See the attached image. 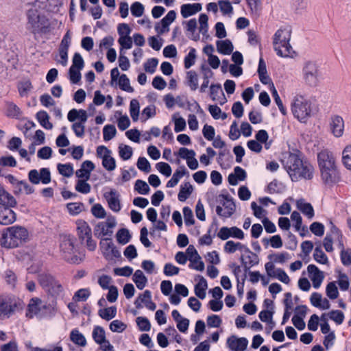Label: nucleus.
Returning a JSON list of instances; mask_svg holds the SVG:
<instances>
[{"instance_id": "obj_15", "label": "nucleus", "mask_w": 351, "mask_h": 351, "mask_svg": "<svg viewBox=\"0 0 351 351\" xmlns=\"http://www.w3.org/2000/svg\"><path fill=\"white\" fill-rule=\"evenodd\" d=\"M176 19V12L174 10H170L165 17L155 24L154 29L158 36L164 35L170 30V25L173 23Z\"/></svg>"}, {"instance_id": "obj_21", "label": "nucleus", "mask_w": 351, "mask_h": 351, "mask_svg": "<svg viewBox=\"0 0 351 351\" xmlns=\"http://www.w3.org/2000/svg\"><path fill=\"white\" fill-rule=\"evenodd\" d=\"M178 155L186 160L188 167L191 170H195L199 167V163L196 159V153L193 149H189L186 147H181L178 152Z\"/></svg>"}, {"instance_id": "obj_38", "label": "nucleus", "mask_w": 351, "mask_h": 351, "mask_svg": "<svg viewBox=\"0 0 351 351\" xmlns=\"http://www.w3.org/2000/svg\"><path fill=\"white\" fill-rule=\"evenodd\" d=\"M223 250L226 253L233 254L237 251L246 252L248 250L247 247L240 242H235L234 241H228L223 247Z\"/></svg>"}, {"instance_id": "obj_29", "label": "nucleus", "mask_w": 351, "mask_h": 351, "mask_svg": "<svg viewBox=\"0 0 351 351\" xmlns=\"http://www.w3.org/2000/svg\"><path fill=\"white\" fill-rule=\"evenodd\" d=\"M310 302L313 306L322 310H328L330 307L328 300L317 292H314L311 295Z\"/></svg>"}, {"instance_id": "obj_25", "label": "nucleus", "mask_w": 351, "mask_h": 351, "mask_svg": "<svg viewBox=\"0 0 351 351\" xmlns=\"http://www.w3.org/2000/svg\"><path fill=\"white\" fill-rule=\"evenodd\" d=\"M226 345L231 351H245L248 345V340L245 337L232 335L227 339Z\"/></svg>"}, {"instance_id": "obj_42", "label": "nucleus", "mask_w": 351, "mask_h": 351, "mask_svg": "<svg viewBox=\"0 0 351 351\" xmlns=\"http://www.w3.org/2000/svg\"><path fill=\"white\" fill-rule=\"evenodd\" d=\"M216 45L217 51L223 55L230 54L234 49L233 45L229 40H218Z\"/></svg>"}, {"instance_id": "obj_11", "label": "nucleus", "mask_w": 351, "mask_h": 351, "mask_svg": "<svg viewBox=\"0 0 351 351\" xmlns=\"http://www.w3.org/2000/svg\"><path fill=\"white\" fill-rule=\"evenodd\" d=\"M219 201L221 206L219 205L216 208L217 215L225 218L232 216L236 209V206L232 199L221 195L219 196Z\"/></svg>"}, {"instance_id": "obj_47", "label": "nucleus", "mask_w": 351, "mask_h": 351, "mask_svg": "<svg viewBox=\"0 0 351 351\" xmlns=\"http://www.w3.org/2000/svg\"><path fill=\"white\" fill-rule=\"evenodd\" d=\"M258 317L262 322L267 324L268 332H269L275 326V322L273 320V312L269 310H264L259 313Z\"/></svg>"}, {"instance_id": "obj_7", "label": "nucleus", "mask_w": 351, "mask_h": 351, "mask_svg": "<svg viewBox=\"0 0 351 351\" xmlns=\"http://www.w3.org/2000/svg\"><path fill=\"white\" fill-rule=\"evenodd\" d=\"M322 71L319 65L315 61H306L302 69L303 82L310 87L318 86L322 80Z\"/></svg>"}, {"instance_id": "obj_10", "label": "nucleus", "mask_w": 351, "mask_h": 351, "mask_svg": "<svg viewBox=\"0 0 351 351\" xmlns=\"http://www.w3.org/2000/svg\"><path fill=\"white\" fill-rule=\"evenodd\" d=\"M112 154V151L104 145H99L96 149L97 157L101 160L103 167L108 171H112L117 167L116 160Z\"/></svg>"}, {"instance_id": "obj_41", "label": "nucleus", "mask_w": 351, "mask_h": 351, "mask_svg": "<svg viewBox=\"0 0 351 351\" xmlns=\"http://www.w3.org/2000/svg\"><path fill=\"white\" fill-rule=\"evenodd\" d=\"M186 85L191 90H195L199 87V76L196 71H189L186 74Z\"/></svg>"}, {"instance_id": "obj_61", "label": "nucleus", "mask_w": 351, "mask_h": 351, "mask_svg": "<svg viewBox=\"0 0 351 351\" xmlns=\"http://www.w3.org/2000/svg\"><path fill=\"white\" fill-rule=\"evenodd\" d=\"M119 155L123 160H129L133 154L132 148L127 145L120 144L118 147Z\"/></svg>"}, {"instance_id": "obj_33", "label": "nucleus", "mask_w": 351, "mask_h": 351, "mask_svg": "<svg viewBox=\"0 0 351 351\" xmlns=\"http://www.w3.org/2000/svg\"><path fill=\"white\" fill-rule=\"evenodd\" d=\"M95 167V166L92 161L85 160L82 163L80 169L76 171L75 174L77 178L88 180Z\"/></svg>"}, {"instance_id": "obj_34", "label": "nucleus", "mask_w": 351, "mask_h": 351, "mask_svg": "<svg viewBox=\"0 0 351 351\" xmlns=\"http://www.w3.org/2000/svg\"><path fill=\"white\" fill-rule=\"evenodd\" d=\"M195 280H198V282L194 287L195 294L199 299L204 300L206 296V290L208 289L207 281L202 276H197Z\"/></svg>"}, {"instance_id": "obj_6", "label": "nucleus", "mask_w": 351, "mask_h": 351, "mask_svg": "<svg viewBox=\"0 0 351 351\" xmlns=\"http://www.w3.org/2000/svg\"><path fill=\"white\" fill-rule=\"evenodd\" d=\"M291 112L295 119L305 123L314 114L315 108L310 99L298 95L291 103Z\"/></svg>"}, {"instance_id": "obj_26", "label": "nucleus", "mask_w": 351, "mask_h": 351, "mask_svg": "<svg viewBox=\"0 0 351 351\" xmlns=\"http://www.w3.org/2000/svg\"><path fill=\"white\" fill-rule=\"evenodd\" d=\"M16 220V214L12 208L0 206V225L12 224Z\"/></svg>"}, {"instance_id": "obj_22", "label": "nucleus", "mask_w": 351, "mask_h": 351, "mask_svg": "<svg viewBox=\"0 0 351 351\" xmlns=\"http://www.w3.org/2000/svg\"><path fill=\"white\" fill-rule=\"evenodd\" d=\"M104 197L108 203V206L113 212L119 213L121 209L120 194L115 189H110L104 194Z\"/></svg>"}, {"instance_id": "obj_3", "label": "nucleus", "mask_w": 351, "mask_h": 351, "mask_svg": "<svg viewBox=\"0 0 351 351\" xmlns=\"http://www.w3.org/2000/svg\"><path fill=\"white\" fill-rule=\"evenodd\" d=\"M285 167L292 181L296 182L301 179L309 180L313 178V166L301 160L296 154H289L285 160Z\"/></svg>"}, {"instance_id": "obj_19", "label": "nucleus", "mask_w": 351, "mask_h": 351, "mask_svg": "<svg viewBox=\"0 0 351 351\" xmlns=\"http://www.w3.org/2000/svg\"><path fill=\"white\" fill-rule=\"evenodd\" d=\"M345 122L339 115H333L329 121V131L335 138H341L344 134Z\"/></svg>"}, {"instance_id": "obj_24", "label": "nucleus", "mask_w": 351, "mask_h": 351, "mask_svg": "<svg viewBox=\"0 0 351 351\" xmlns=\"http://www.w3.org/2000/svg\"><path fill=\"white\" fill-rule=\"evenodd\" d=\"M308 277L315 289H319L324 280V272L315 265L311 264L307 267Z\"/></svg>"}, {"instance_id": "obj_53", "label": "nucleus", "mask_w": 351, "mask_h": 351, "mask_svg": "<svg viewBox=\"0 0 351 351\" xmlns=\"http://www.w3.org/2000/svg\"><path fill=\"white\" fill-rule=\"evenodd\" d=\"M130 114L134 122H136L139 119L140 104L136 99H132L130 103Z\"/></svg>"}, {"instance_id": "obj_1", "label": "nucleus", "mask_w": 351, "mask_h": 351, "mask_svg": "<svg viewBox=\"0 0 351 351\" xmlns=\"http://www.w3.org/2000/svg\"><path fill=\"white\" fill-rule=\"evenodd\" d=\"M292 29L289 25L280 27L274 33L272 44L276 54L281 58H288L295 56V52L291 45Z\"/></svg>"}, {"instance_id": "obj_60", "label": "nucleus", "mask_w": 351, "mask_h": 351, "mask_svg": "<svg viewBox=\"0 0 351 351\" xmlns=\"http://www.w3.org/2000/svg\"><path fill=\"white\" fill-rule=\"evenodd\" d=\"M208 110L215 119L224 120L228 117V114L226 112H223L221 108L216 105H210Z\"/></svg>"}, {"instance_id": "obj_39", "label": "nucleus", "mask_w": 351, "mask_h": 351, "mask_svg": "<svg viewBox=\"0 0 351 351\" xmlns=\"http://www.w3.org/2000/svg\"><path fill=\"white\" fill-rule=\"evenodd\" d=\"M257 72L259 76V80L263 84H269L272 82L270 77L267 74L266 64L263 58L259 60Z\"/></svg>"}, {"instance_id": "obj_13", "label": "nucleus", "mask_w": 351, "mask_h": 351, "mask_svg": "<svg viewBox=\"0 0 351 351\" xmlns=\"http://www.w3.org/2000/svg\"><path fill=\"white\" fill-rule=\"evenodd\" d=\"M92 337L95 342L101 346L103 351H114V347L106 339V332L103 327L96 326L93 328Z\"/></svg>"}, {"instance_id": "obj_62", "label": "nucleus", "mask_w": 351, "mask_h": 351, "mask_svg": "<svg viewBox=\"0 0 351 351\" xmlns=\"http://www.w3.org/2000/svg\"><path fill=\"white\" fill-rule=\"evenodd\" d=\"M57 169L59 173L64 177L69 178L72 176L74 173L73 165L69 163L61 164L57 165Z\"/></svg>"}, {"instance_id": "obj_9", "label": "nucleus", "mask_w": 351, "mask_h": 351, "mask_svg": "<svg viewBox=\"0 0 351 351\" xmlns=\"http://www.w3.org/2000/svg\"><path fill=\"white\" fill-rule=\"evenodd\" d=\"M110 85L112 87L119 86L122 90L127 93H133L134 88L130 85L129 78L125 74L120 75L118 68H113L110 71Z\"/></svg>"}, {"instance_id": "obj_64", "label": "nucleus", "mask_w": 351, "mask_h": 351, "mask_svg": "<svg viewBox=\"0 0 351 351\" xmlns=\"http://www.w3.org/2000/svg\"><path fill=\"white\" fill-rule=\"evenodd\" d=\"M337 282L341 291H345L348 290L350 287V280L347 274L339 272Z\"/></svg>"}, {"instance_id": "obj_12", "label": "nucleus", "mask_w": 351, "mask_h": 351, "mask_svg": "<svg viewBox=\"0 0 351 351\" xmlns=\"http://www.w3.org/2000/svg\"><path fill=\"white\" fill-rule=\"evenodd\" d=\"M28 178L34 184H38L40 183L48 184L51 181V172L48 168H41L40 170H31L28 173Z\"/></svg>"}, {"instance_id": "obj_55", "label": "nucleus", "mask_w": 351, "mask_h": 351, "mask_svg": "<svg viewBox=\"0 0 351 351\" xmlns=\"http://www.w3.org/2000/svg\"><path fill=\"white\" fill-rule=\"evenodd\" d=\"M55 278L49 274H41L38 276V282L40 286L46 291L53 284Z\"/></svg>"}, {"instance_id": "obj_23", "label": "nucleus", "mask_w": 351, "mask_h": 351, "mask_svg": "<svg viewBox=\"0 0 351 351\" xmlns=\"http://www.w3.org/2000/svg\"><path fill=\"white\" fill-rule=\"evenodd\" d=\"M28 25L34 31L42 29L45 25V18L41 16L35 9H30L27 12Z\"/></svg>"}, {"instance_id": "obj_28", "label": "nucleus", "mask_w": 351, "mask_h": 351, "mask_svg": "<svg viewBox=\"0 0 351 351\" xmlns=\"http://www.w3.org/2000/svg\"><path fill=\"white\" fill-rule=\"evenodd\" d=\"M209 95L213 101H216L220 105H223L227 102V99L219 84H213L210 86Z\"/></svg>"}, {"instance_id": "obj_30", "label": "nucleus", "mask_w": 351, "mask_h": 351, "mask_svg": "<svg viewBox=\"0 0 351 351\" xmlns=\"http://www.w3.org/2000/svg\"><path fill=\"white\" fill-rule=\"evenodd\" d=\"M75 226L77 234L80 240L84 241L88 236H91V228L85 220L82 219L76 220Z\"/></svg>"}, {"instance_id": "obj_37", "label": "nucleus", "mask_w": 351, "mask_h": 351, "mask_svg": "<svg viewBox=\"0 0 351 351\" xmlns=\"http://www.w3.org/2000/svg\"><path fill=\"white\" fill-rule=\"evenodd\" d=\"M187 173L188 171L185 167H180L175 171L171 178L167 182V187L173 188L176 186L178 184L180 180Z\"/></svg>"}, {"instance_id": "obj_16", "label": "nucleus", "mask_w": 351, "mask_h": 351, "mask_svg": "<svg viewBox=\"0 0 351 351\" xmlns=\"http://www.w3.org/2000/svg\"><path fill=\"white\" fill-rule=\"evenodd\" d=\"M265 269L269 277L276 278L285 285L290 283L291 280L287 274L282 269L276 268L273 263H265Z\"/></svg>"}, {"instance_id": "obj_44", "label": "nucleus", "mask_w": 351, "mask_h": 351, "mask_svg": "<svg viewBox=\"0 0 351 351\" xmlns=\"http://www.w3.org/2000/svg\"><path fill=\"white\" fill-rule=\"evenodd\" d=\"M36 119L40 125L46 130H51L53 127L49 121L50 117L46 111L40 110L36 114Z\"/></svg>"}, {"instance_id": "obj_48", "label": "nucleus", "mask_w": 351, "mask_h": 351, "mask_svg": "<svg viewBox=\"0 0 351 351\" xmlns=\"http://www.w3.org/2000/svg\"><path fill=\"white\" fill-rule=\"evenodd\" d=\"M70 339L75 344L84 347L86 345V339L84 335L81 333L79 330L73 329L70 333Z\"/></svg>"}, {"instance_id": "obj_17", "label": "nucleus", "mask_w": 351, "mask_h": 351, "mask_svg": "<svg viewBox=\"0 0 351 351\" xmlns=\"http://www.w3.org/2000/svg\"><path fill=\"white\" fill-rule=\"evenodd\" d=\"M45 309L46 306L42 300L38 298H33L29 300L28 304L26 316L29 318L34 317H41Z\"/></svg>"}, {"instance_id": "obj_8", "label": "nucleus", "mask_w": 351, "mask_h": 351, "mask_svg": "<svg viewBox=\"0 0 351 351\" xmlns=\"http://www.w3.org/2000/svg\"><path fill=\"white\" fill-rule=\"evenodd\" d=\"M24 307L23 301L19 298L8 295L0 297V317H10Z\"/></svg>"}, {"instance_id": "obj_2", "label": "nucleus", "mask_w": 351, "mask_h": 351, "mask_svg": "<svg viewBox=\"0 0 351 351\" xmlns=\"http://www.w3.org/2000/svg\"><path fill=\"white\" fill-rule=\"evenodd\" d=\"M317 162L324 183L332 184L339 180L337 165L332 152L327 149L321 151L317 155Z\"/></svg>"}, {"instance_id": "obj_49", "label": "nucleus", "mask_w": 351, "mask_h": 351, "mask_svg": "<svg viewBox=\"0 0 351 351\" xmlns=\"http://www.w3.org/2000/svg\"><path fill=\"white\" fill-rule=\"evenodd\" d=\"M341 162L348 170L351 171V144L347 145L342 150Z\"/></svg>"}, {"instance_id": "obj_40", "label": "nucleus", "mask_w": 351, "mask_h": 351, "mask_svg": "<svg viewBox=\"0 0 351 351\" xmlns=\"http://www.w3.org/2000/svg\"><path fill=\"white\" fill-rule=\"evenodd\" d=\"M67 118L71 122H74L75 120L80 119V121L85 123L87 121L88 116L86 111L84 110L72 109L69 112Z\"/></svg>"}, {"instance_id": "obj_54", "label": "nucleus", "mask_w": 351, "mask_h": 351, "mask_svg": "<svg viewBox=\"0 0 351 351\" xmlns=\"http://www.w3.org/2000/svg\"><path fill=\"white\" fill-rule=\"evenodd\" d=\"M53 296H60L64 292V287L61 282L56 278L53 282V284L46 291Z\"/></svg>"}, {"instance_id": "obj_31", "label": "nucleus", "mask_w": 351, "mask_h": 351, "mask_svg": "<svg viewBox=\"0 0 351 351\" xmlns=\"http://www.w3.org/2000/svg\"><path fill=\"white\" fill-rule=\"evenodd\" d=\"M16 204L17 201L16 198L7 191L3 186L0 185V206L14 208Z\"/></svg>"}, {"instance_id": "obj_14", "label": "nucleus", "mask_w": 351, "mask_h": 351, "mask_svg": "<svg viewBox=\"0 0 351 351\" xmlns=\"http://www.w3.org/2000/svg\"><path fill=\"white\" fill-rule=\"evenodd\" d=\"M101 254L108 261H113L120 256L119 251L116 248L113 242L108 238L102 239L99 242Z\"/></svg>"}, {"instance_id": "obj_63", "label": "nucleus", "mask_w": 351, "mask_h": 351, "mask_svg": "<svg viewBox=\"0 0 351 351\" xmlns=\"http://www.w3.org/2000/svg\"><path fill=\"white\" fill-rule=\"evenodd\" d=\"M326 294L331 300L339 297V293L335 282H330L326 285Z\"/></svg>"}, {"instance_id": "obj_58", "label": "nucleus", "mask_w": 351, "mask_h": 351, "mask_svg": "<svg viewBox=\"0 0 351 351\" xmlns=\"http://www.w3.org/2000/svg\"><path fill=\"white\" fill-rule=\"evenodd\" d=\"M32 88L33 86L28 80L21 81L18 85L19 92L21 97H27Z\"/></svg>"}, {"instance_id": "obj_59", "label": "nucleus", "mask_w": 351, "mask_h": 351, "mask_svg": "<svg viewBox=\"0 0 351 351\" xmlns=\"http://www.w3.org/2000/svg\"><path fill=\"white\" fill-rule=\"evenodd\" d=\"M269 258L274 264H284L290 259V256L287 252H280L269 255Z\"/></svg>"}, {"instance_id": "obj_5", "label": "nucleus", "mask_w": 351, "mask_h": 351, "mask_svg": "<svg viewBox=\"0 0 351 351\" xmlns=\"http://www.w3.org/2000/svg\"><path fill=\"white\" fill-rule=\"evenodd\" d=\"M59 249L61 257L69 263L80 264L84 258V255L79 252L76 239L71 234L60 236Z\"/></svg>"}, {"instance_id": "obj_18", "label": "nucleus", "mask_w": 351, "mask_h": 351, "mask_svg": "<svg viewBox=\"0 0 351 351\" xmlns=\"http://www.w3.org/2000/svg\"><path fill=\"white\" fill-rule=\"evenodd\" d=\"M117 222L114 217L108 218L105 221L98 223L95 227V234L98 237H111L112 229L116 226Z\"/></svg>"}, {"instance_id": "obj_57", "label": "nucleus", "mask_w": 351, "mask_h": 351, "mask_svg": "<svg viewBox=\"0 0 351 351\" xmlns=\"http://www.w3.org/2000/svg\"><path fill=\"white\" fill-rule=\"evenodd\" d=\"M202 69L204 73V80L203 82L199 88V91L201 93H204L206 90V88L209 86V79L213 77V71L208 67L202 66Z\"/></svg>"}, {"instance_id": "obj_56", "label": "nucleus", "mask_w": 351, "mask_h": 351, "mask_svg": "<svg viewBox=\"0 0 351 351\" xmlns=\"http://www.w3.org/2000/svg\"><path fill=\"white\" fill-rule=\"evenodd\" d=\"M99 315L102 319L109 321L116 317L117 308L115 306H110L101 308L99 311Z\"/></svg>"}, {"instance_id": "obj_20", "label": "nucleus", "mask_w": 351, "mask_h": 351, "mask_svg": "<svg viewBox=\"0 0 351 351\" xmlns=\"http://www.w3.org/2000/svg\"><path fill=\"white\" fill-rule=\"evenodd\" d=\"M217 237L223 241L227 240L230 237L243 240L245 238V234L242 230L236 226L230 228L223 226L219 229Z\"/></svg>"}, {"instance_id": "obj_52", "label": "nucleus", "mask_w": 351, "mask_h": 351, "mask_svg": "<svg viewBox=\"0 0 351 351\" xmlns=\"http://www.w3.org/2000/svg\"><path fill=\"white\" fill-rule=\"evenodd\" d=\"M314 260L320 265H329V260L326 254L319 247H316L313 252Z\"/></svg>"}, {"instance_id": "obj_50", "label": "nucleus", "mask_w": 351, "mask_h": 351, "mask_svg": "<svg viewBox=\"0 0 351 351\" xmlns=\"http://www.w3.org/2000/svg\"><path fill=\"white\" fill-rule=\"evenodd\" d=\"M185 25L186 30L189 34V36L193 40H198L199 36L198 34H195L197 25V21L195 19H190L185 23Z\"/></svg>"}, {"instance_id": "obj_45", "label": "nucleus", "mask_w": 351, "mask_h": 351, "mask_svg": "<svg viewBox=\"0 0 351 351\" xmlns=\"http://www.w3.org/2000/svg\"><path fill=\"white\" fill-rule=\"evenodd\" d=\"M132 279L137 288L140 290L143 289L147 284V277L140 269H138L134 272Z\"/></svg>"}, {"instance_id": "obj_4", "label": "nucleus", "mask_w": 351, "mask_h": 351, "mask_svg": "<svg viewBox=\"0 0 351 351\" xmlns=\"http://www.w3.org/2000/svg\"><path fill=\"white\" fill-rule=\"evenodd\" d=\"M30 240L29 230L22 226L7 228L2 233L1 245L5 248H15L23 245Z\"/></svg>"}, {"instance_id": "obj_35", "label": "nucleus", "mask_w": 351, "mask_h": 351, "mask_svg": "<svg viewBox=\"0 0 351 351\" xmlns=\"http://www.w3.org/2000/svg\"><path fill=\"white\" fill-rule=\"evenodd\" d=\"M246 178L245 171L240 167H236L234 172L228 176V182L232 186H236L239 182L245 180Z\"/></svg>"}, {"instance_id": "obj_43", "label": "nucleus", "mask_w": 351, "mask_h": 351, "mask_svg": "<svg viewBox=\"0 0 351 351\" xmlns=\"http://www.w3.org/2000/svg\"><path fill=\"white\" fill-rule=\"evenodd\" d=\"M171 120L174 123V131L176 132H180L184 131L186 127L185 119L178 112L172 114Z\"/></svg>"}, {"instance_id": "obj_32", "label": "nucleus", "mask_w": 351, "mask_h": 351, "mask_svg": "<svg viewBox=\"0 0 351 351\" xmlns=\"http://www.w3.org/2000/svg\"><path fill=\"white\" fill-rule=\"evenodd\" d=\"M202 9V4L199 3H186L181 5L180 13L183 18L186 19L200 12Z\"/></svg>"}, {"instance_id": "obj_36", "label": "nucleus", "mask_w": 351, "mask_h": 351, "mask_svg": "<svg viewBox=\"0 0 351 351\" xmlns=\"http://www.w3.org/2000/svg\"><path fill=\"white\" fill-rule=\"evenodd\" d=\"M296 207L300 210L308 219H311L315 215V212L313 206L303 199H300L296 201Z\"/></svg>"}, {"instance_id": "obj_46", "label": "nucleus", "mask_w": 351, "mask_h": 351, "mask_svg": "<svg viewBox=\"0 0 351 351\" xmlns=\"http://www.w3.org/2000/svg\"><path fill=\"white\" fill-rule=\"evenodd\" d=\"M193 187L190 182H184L180 186V189L178 195V199L180 202H184L191 195Z\"/></svg>"}, {"instance_id": "obj_51", "label": "nucleus", "mask_w": 351, "mask_h": 351, "mask_svg": "<svg viewBox=\"0 0 351 351\" xmlns=\"http://www.w3.org/2000/svg\"><path fill=\"white\" fill-rule=\"evenodd\" d=\"M69 214L71 216L80 215L84 210V206L82 202H70L66 205Z\"/></svg>"}, {"instance_id": "obj_27", "label": "nucleus", "mask_w": 351, "mask_h": 351, "mask_svg": "<svg viewBox=\"0 0 351 351\" xmlns=\"http://www.w3.org/2000/svg\"><path fill=\"white\" fill-rule=\"evenodd\" d=\"M136 308H142L143 306L151 311L156 309V304L152 301V295L149 291H145L135 301Z\"/></svg>"}]
</instances>
